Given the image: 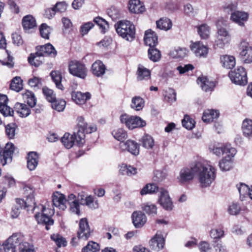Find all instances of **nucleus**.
<instances>
[{
	"label": "nucleus",
	"instance_id": "58836bf2",
	"mask_svg": "<svg viewBox=\"0 0 252 252\" xmlns=\"http://www.w3.org/2000/svg\"><path fill=\"white\" fill-rule=\"evenodd\" d=\"M120 173L123 175L130 176L136 174L137 169L130 165L122 164L120 169Z\"/></svg>",
	"mask_w": 252,
	"mask_h": 252
},
{
	"label": "nucleus",
	"instance_id": "412c9836",
	"mask_svg": "<svg viewBox=\"0 0 252 252\" xmlns=\"http://www.w3.org/2000/svg\"><path fill=\"white\" fill-rule=\"evenodd\" d=\"M132 222L136 228L142 227L147 221V217L141 211H135L132 215Z\"/></svg>",
	"mask_w": 252,
	"mask_h": 252
},
{
	"label": "nucleus",
	"instance_id": "c03bdc74",
	"mask_svg": "<svg viewBox=\"0 0 252 252\" xmlns=\"http://www.w3.org/2000/svg\"><path fill=\"white\" fill-rule=\"evenodd\" d=\"M112 134L116 140L120 141V143L124 142L127 137L126 132L122 128L113 130Z\"/></svg>",
	"mask_w": 252,
	"mask_h": 252
},
{
	"label": "nucleus",
	"instance_id": "4c0bfd02",
	"mask_svg": "<svg viewBox=\"0 0 252 252\" xmlns=\"http://www.w3.org/2000/svg\"><path fill=\"white\" fill-rule=\"evenodd\" d=\"M158 191L160 192V189L155 184H149L146 185L141 190L142 195L149 194H153Z\"/></svg>",
	"mask_w": 252,
	"mask_h": 252
},
{
	"label": "nucleus",
	"instance_id": "5701e85b",
	"mask_svg": "<svg viewBox=\"0 0 252 252\" xmlns=\"http://www.w3.org/2000/svg\"><path fill=\"white\" fill-rule=\"evenodd\" d=\"M16 205L20 209L27 208V211H31L33 213V210L35 209V203L34 200H32L27 197L26 200L22 199L17 198L16 199Z\"/></svg>",
	"mask_w": 252,
	"mask_h": 252
},
{
	"label": "nucleus",
	"instance_id": "5fc2aeb1",
	"mask_svg": "<svg viewBox=\"0 0 252 252\" xmlns=\"http://www.w3.org/2000/svg\"><path fill=\"white\" fill-rule=\"evenodd\" d=\"M195 122L194 120L190 118L188 115H185L184 119L182 120V125L186 129H192L195 126Z\"/></svg>",
	"mask_w": 252,
	"mask_h": 252
},
{
	"label": "nucleus",
	"instance_id": "4468645a",
	"mask_svg": "<svg viewBox=\"0 0 252 252\" xmlns=\"http://www.w3.org/2000/svg\"><path fill=\"white\" fill-rule=\"evenodd\" d=\"M193 168L194 164L190 167H184L180 170L177 179L181 184H185L193 179L194 174H196Z\"/></svg>",
	"mask_w": 252,
	"mask_h": 252
},
{
	"label": "nucleus",
	"instance_id": "2eb2a0df",
	"mask_svg": "<svg viewBox=\"0 0 252 252\" xmlns=\"http://www.w3.org/2000/svg\"><path fill=\"white\" fill-rule=\"evenodd\" d=\"M120 147L123 151H126L134 156L139 154V145L135 141L129 139L120 143Z\"/></svg>",
	"mask_w": 252,
	"mask_h": 252
},
{
	"label": "nucleus",
	"instance_id": "f8f14e48",
	"mask_svg": "<svg viewBox=\"0 0 252 252\" xmlns=\"http://www.w3.org/2000/svg\"><path fill=\"white\" fill-rule=\"evenodd\" d=\"M91 231L86 218H82L79 221L77 232L78 239L87 240L91 236Z\"/></svg>",
	"mask_w": 252,
	"mask_h": 252
},
{
	"label": "nucleus",
	"instance_id": "9d476101",
	"mask_svg": "<svg viewBox=\"0 0 252 252\" xmlns=\"http://www.w3.org/2000/svg\"><path fill=\"white\" fill-rule=\"evenodd\" d=\"M217 39L215 41L214 46L219 48H223L228 45L231 40L230 35L224 28H220L218 30Z\"/></svg>",
	"mask_w": 252,
	"mask_h": 252
},
{
	"label": "nucleus",
	"instance_id": "79ce46f5",
	"mask_svg": "<svg viewBox=\"0 0 252 252\" xmlns=\"http://www.w3.org/2000/svg\"><path fill=\"white\" fill-rule=\"evenodd\" d=\"M23 98L31 107H33L36 105V98L32 92L27 91L23 94Z\"/></svg>",
	"mask_w": 252,
	"mask_h": 252
},
{
	"label": "nucleus",
	"instance_id": "4be33fe9",
	"mask_svg": "<svg viewBox=\"0 0 252 252\" xmlns=\"http://www.w3.org/2000/svg\"><path fill=\"white\" fill-rule=\"evenodd\" d=\"M144 39L145 44L149 46V48L156 47L158 43L157 34L151 29L145 32Z\"/></svg>",
	"mask_w": 252,
	"mask_h": 252
},
{
	"label": "nucleus",
	"instance_id": "f257e3e1",
	"mask_svg": "<svg viewBox=\"0 0 252 252\" xmlns=\"http://www.w3.org/2000/svg\"><path fill=\"white\" fill-rule=\"evenodd\" d=\"M193 170L196 172V175L202 188L210 186L215 179V168L210 165L197 162L194 164Z\"/></svg>",
	"mask_w": 252,
	"mask_h": 252
},
{
	"label": "nucleus",
	"instance_id": "f704fd0d",
	"mask_svg": "<svg viewBox=\"0 0 252 252\" xmlns=\"http://www.w3.org/2000/svg\"><path fill=\"white\" fill-rule=\"evenodd\" d=\"M156 24L158 29L166 31L170 30L172 26L171 21L167 18H161L157 21Z\"/></svg>",
	"mask_w": 252,
	"mask_h": 252
},
{
	"label": "nucleus",
	"instance_id": "69168bd1",
	"mask_svg": "<svg viewBox=\"0 0 252 252\" xmlns=\"http://www.w3.org/2000/svg\"><path fill=\"white\" fill-rule=\"evenodd\" d=\"M236 150L235 148L232 147L230 145H227L224 146V155L227 158H230L232 159V158L235 155Z\"/></svg>",
	"mask_w": 252,
	"mask_h": 252
},
{
	"label": "nucleus",
	"instance_id": "f03ea898",
	"mask_svg": "<svg viewBox=\"0 0 252 252\" xmlns=\"http://www.w3.org/2000/svg\"><path fill=\"white\" fill-rule=\"evenodd\" d=\"M57 51L52 45L50 43L41 46L40 49L35 54H31L28 58L29 63L35 66H39L41 62H38L37 58L38 57L51 56L55 57L57 55Z\"/></svg>",
	"mask_w": 252,
	"mask_h": 252
},
{
	"label": "nucleus",
	"instance_id": "7ed1b4c3",
	"mask_svg": "<svg viewBox=\"0 0 252 252\" xmlns=\"http://www.w3.org/2000/svg\"><path fill=\"white\" fill-rule=\"evenodd\" d=\"M118 34L124 39L131 41L135 37L134 25L130 21H121L115 26Z\"/></svg>",
	"mask_w": 252,
	"mask_h": 252
},
{
	"label": "nucleus",
	"instance_id": "6ab92c4d",
	"mask_svg": "<svg viewBox=\"0 0 252 252\" xmlns=\"http://www.w3.org/2000/svg\"><path fill=\"white\" fill-rule=\"evenodd\" d=\"M0 52V63L3 65L11 68L14 66V58L11 56L10 53L5 48H2Z\"/></svg>",
	"mask_w": 252,
	"mask_h": 252
},
{
	"label": "nucleus",
	"instance_id": "7c9ffc66",
	"mask_svg": "<svg viewBox=\"0 0 252 252\" xmlns=\"http://www.w3.org/2000/svg\"><path fill=\"white\" fill-rule=\"evenodd\" d=\"M14 108L17 113L22 117H26L31 113V110L29 107L24 103H16Z\"/></svg>",
	"mask_w": 252,
	"mask_h": 252
},
{
	"label": "nucleus",
	"instance_id": "864d4df0",
	"mask_svg": "<svg viewBox=\"0 0 252 252\" xmlns=\"http://www.w3.org/2000/svg\"><path fill=\"white\" fill-rule=\"evenodd\" d=\"M51 103L52 107L59 112L63 111L66 105L65 101L63 99L57 100L55 99Z\"/></svg>",
	"mask_w": 252,
	"mask_h": 252
},
{
	"label": "nucleus",
	"instance_id": "c85d7f7f",
	"mask_svg": "<svg viewBox=\"0 0 252 252\" xmlns=\"http://www.w3.org/2000/svg\"><path fill=\"white\" fill-rule=\"evenodd\" d=\"M197 83L205 92L211 91L215 87V83L210 81L206 77H199L197 80Z\"/></svg>",
	"mask_w": 252,
	"mask_h": 252
},
{
	"label": "nucleus",
	"instance_id": "bf43d9fd",
	"mask_svg": "<svg viewBox=\"0 0 252 252\" xmlns=\"http://www.w3.org/2000/svg\"><path fill=\"white\" fill-rule=\"evenodd\" d=\"M16 125L14 123H11L5 126V132L9 139H13L15 134Z\"/></svg>",
	"mask_w": 252,
	"mask_h": 252
},
{
	"label": "nucleus",
	"instance_id": "e433bc0d",
	"mask_svg": "<svg viewBox=\"0 0 252 252\" xmlns=\"http://www.w3.org/2000/svg\"><path fill=\"white\" fill-rule=\"evenodd\" d=\"M50 76L52 78V79L55 83L57 88L61 90H63V87L61 83V81L62 79L61 73L59 71H52L50 73Z\"/></svg>",
	"mask_w": 252,
	"mask_h": 252
},
{
	"label": "nucleus",
	"instance_id": "bb28decb",
	"mask_svg": "<svg viewBox=\"0 0 252 252\" xmlns=\"http://www.w3.org/2000/svg\"><path fill=\"white\" fill-rule=\"evenodd\" d=\"M92 73L97 77L102 76L105 72L106 67L100 60H97L92 65Z\"/></svg>",
	"mask_w": 252,
	"mask_h": 252
},
{
	"label": "nucleus",
	"instance_id": "3c124183",
	"mask_svg": "<svg viewBox=\"0 0 252 252\" xmlns=\"http://www.w3.org/2000/svg\"><path fill=\"white\" fill-rule=\"evenodd\" d=\"M198 32L202 39H207L210 34V28L206 24H203L198 27Z\"/></svg>",
	"mask_w": 252,
	"mask_h": 252
},
{
	"label": "nucleus",
	"instance_id": "052dcab7",
	"mask_svg": "<svg viewBox=\"0 0 252 252\" xmlns=\"http://www.w3.org/2000/svg\"><path fill=\"white\" fill-rule=\"evenodd\" d=\"M167 176L165 170H156L154 172L153 180L155 182H159L164 180Z\"/></svg>",
	"mask_w": 252,
	"mask_h": 252
},
{
	"label": "nucleus",
	"instance_id": "a19ab883",
	"mask_svg": "<svg viewBox=\"0 0 252 252\" xmlns=\"http://www.w3.org/2000/svg\"><path fill=\"white\" fill-rule=\"evenodd\" d=\"M61 141L66 148L70 149L75 143L74 135L66 133L62 138Z\"/></svg>",
	"mask_w": 252,
	"mask_h": 252
},
{
	"label": "nucleus",
	"instance_id": "dca6fc26",
	"mask_svg": "<svg viewBox=\"0 0 252 252\" xmlns=\"http://www.w3.org/2000/svg\"><path fill=\"white\" fill-rule=\"evenodd\" d=\"M158 202L161 206L165 210L167 211L172 210L173 204L169 196L168 192L163 188L160 189Z\"/></svg>",
	"mask_w": 252,
	"mask_h": 252
},
{
	"label": "nucleus",
	"instance_id": "8fccbe9b",
	"mask_svg": "<svg viewBox=\"0 0 252 252\" xmlns=\"http://www.w3.org/2000/svg\"><path fill=\"white\" fill-rule=\"evenodd\" d=\"M232 159L224 157L219 162V166L222 171H228L232 167Z\"/></svg>",
	"mask_w": 252,
	"mask_h": 252
},
{
	"label": "nucleus",
	"instance_id": "39448f33",
	"mask_svg": "<svg viewBox=\"0 0 252 252\" xmlns=\"http://www.w3.org/2000/svg\"><path fill=\"white\" fill-rule=\"evenodd\" d=\"M68 70L72 75L82 79L85 78L87 74V68L86 65L76 60L69 62Z\"/></svg>",
	"mask_w": 252,
	"mask_h": 252
},
{
	"label": "nucleus",
	"instance_id": "4d7b16f0",
	"mask_svg": "<svg viewBox=\"0 0 252 252\" xmlns=\"http://www.w3.org/2000/svg\"><path fill=\"white\" fill-rule=\"evenodd\" d=\"M41 36L45 39H49L51 33V29L46 24L43 23L39 27Z\"/></svg>",
	"mask_w": 252,
	"mask_h": 252
},
{
	"label": "nucleus",
	"instance_id": "680f3d73",
	"mask_svg": "<svg viewBox=\"0 0 252 252\" xmlns=\"http://www.w3.org/2000/svg\"><path fill=\"white\" fill-rule=\"evenodd\" d=\"M237 189L239 190L240 197L243 196L245 197L248 195L250 197V188L246 184L241 183L239 186L237 185Z\"/></svg>",
	"mask_w": 252,
	"mask_h": 252
},
{
	"label": "nucleus",
	"instance_id": "774afa93",
	"mask_svg": "<svg viewBox=\"0 0 252 252\" xmlns=\"http://www.w3.org/2000/svg\"><path fill=\"white\" fill-rule=\"evenodd\" d=\"M198 247L200 252H212V247L207 242H200L198 245Z\"/></svg>",
	"mask_w": 252,
	"mask_h": 252
},
{
	"label": "nucleus",
	"instance_id": "603ef678",
	"mask_svg": "<svg viewBox=\"0 0 252 252\" xmlns=\"http://www.w3.org/2000/svg\"><path fill=\"white\" fill-rule=\"evenodd\" d=\"M16 248L7 239L2 245H0V252H15Z\"/></svg>",
	"mask_w": 252,
	"mask_h": 252
},
{
	"label": "nucleus",
	"instance_id": "ea45409f",
	"mask_svg": "<svg viewBox=\"0 0 252 252\" xmlns=\"http://www.w3.org/2000/svg\"><path fill=\"white\" fill-rule=\"evenodd\" d=\"M144 104L145 101L142 97L135 96L132 99L131 107L136 111H140L144 107Z\"/></svg>",
	"mask_w": 252,
	"mask_h": 252
},
{
	"label": "nucleus",
	"instance_id": "e2e57ef3",
	"mask_svg": "<svg viewBox=\"0 0 252 252\" xmlns=\"http://www.w3.org/2000/svg\"><path fill=\"white\" fill-rule=\"evenodd\" d=\"M42 92L46 98L49 102H52L56 99L55 95L54 94L53 91L52 90L49 89L47 87H43Z\"/></svg>",
	"mask_w": 252,
	"mask_h": 252
},
{
	"label": "nucleus",
	"instance_id": "9b49d317",
	"mask_svg": "<svg viewBox=\"0 0 252 252\" xmlns=\"http://www.w3.org/2000/svg\"><path fill=\"white\" fill-rule=\"evenodd\" d=\"M239 47L241 51L240 56L243 62L245 63H252V46H250L247 42L242 41Z\"/></svg>",
	"mask_w": 252,
	"mask_h": 252
},
{
	"label": "nucleus",
	"instance_id": "72a5a7b5",
	"mask_svg": "<svg viewBox=\"0 0 252 252\" xmlns=\"http://www.w3.org/2000/svg\"><path fill=\"white\" fill-rule=\"evenodd\" d=\"M242 128L243 134L247 137H252V121L245 119L243 123Z\"/></svg>",
	"mask_w": 252,
	"mask_h": 252
},
{
	"label": "nucleus",
	"instance_id": "338daca9",
	"mask_svg": "<svg viewBox=\"0 0 252 252\" xmlns=\"http://www.w3.org/2000/svg\"><path fill=\"white\" fill-rule=\"evenodd\" d=\"M0 112L4 116H11L14 113L12 109L7 106V104L0 105Z\"/></svg>",
	"mask_w": 252,
	"mask_h": 252
},
{
	"label": "nucleus",
	"instance_id": "b1692460",
	"mask_svg": "<svg viewBox=\"0 0 252 252\" xmlns=\"http://www.w3.org/2000/svg\"><path fill=\"white\" fill-rule=\"evenodd\" d=\"M39 157L37 153L35 152H30L28 154L27 157V167L32 171L35 169L38 164Z\"/></svg>",
	"mask_w": 252,
	"mask_h": 252
},
{
	"label": "nucleus",
	"instance_id": "c9c22d12",
	"mask_svg": "<svg viewBox=\"0 0 252 252\" xmlns=\"http://www.w3.org/2000/svg\"><path fill=\"white\" fill-rule=\"evenodd\" d=\"M140 141L142 146L146 149H152L155 144L153 137L148 134H144Z\"/></svg>",
	"mask_w": 252,
	"mask_h": 252
},
{
	"label": "nucleus",
	"instance_id": "37998d69",
	"mask_svg": "<svg viewBox=\"0 0 252 252\" xmlns=\"http://www.w3.org/2000/svg\"><path fill=\"white\" fill-rule=\"evenodd\" d=\"M188 50L185 48L178 47L170 52V55L173 58L183 59L187 55Z\"/></svg>",
	"mask_w": 252,
	"mask_h": 252
},
{
	"label": "nucleus",
	"instance_id": "393cba45",
	"mask_svg": "<svg viewBox=\"0 0 252 252\" xmlns=\"http://www.w3.org/2000/svg\"><path fill=\"white\" fill-rule=\"evenodd\" d=\"M91 95L88 93H82L80 92H74L72 93V98L77 104H84L86 101L91 98Z\"/></svg>",
	"mask_w": 252,
	"mask_h": 252
},
{
	"label": "nucleus",
	"instance_id": "cd10ccee",
	"mask_svg": "<svg viewBox=\"0 0 252 252\" xmlns=\"http://www.w3.org/2000/svg\"><path fill=\"white\" fill-rule=\"evenodd\" d=\"M220 61L222 65L227 69H232L236 64L235 58L233 56L227 55L221 56Z\"/></svg>",
	"mask_w": 252,
	"mask_h": 252
},
{
	"label": "nucleus",
	"instance_id": "2f4dec72",
	"mask_svg": "<svg viewBox=\"0 0 252 252\" xmlns=\"http://www.w3.org/2000/svg\"><path fill=\"white\" fill-rule=\"evenodd\" d=\"M137 80L141 81L148 80L151 78L150 71L142 65L138 66L137 70Z\"/></svg>",
	"mask_w": 252,
	"mask_h": 252
},
{
	"label": "nucleus",
	"instance_id": "c756f323",
	"mask_svg": "<svg viewBox=\"0 0 252 252\" xmlns=\"http://www.w3.org/2000/svg\"><path fill=\"white\" fill-rule=\"evenodd\" d=\"M22 25L26 31L32 29L36 27V20L32 15H26L23 18Z\"/></svg>",
	"mask_w": 252,
	"mask_h": 252
},
{
	"label": "nucleus",
	"instance_id": "1a4fd4ad",
	"mask_svg": "<svg viewBox=\"0 0 252 252\" xmlns=\"http://www.w3.org/2000/svg\"><path fill=\"white\" fill-rule=\"evenodd\" d=\"M41 209L42 213L36 214L35 218L38 224L44 225L45 229L49 230L51 227L54 225V221L50 216L47 215V212L49 211V209H46L43 205H41Z\"/></svg>",
	"mask_w": 252,
	"mask_h": 252
},
{
	"label": "nucleus",
	"instance_id": "0e129e2a",
	"mask_svg": "<svg viewBox=\"0 0 252 252\" xmlns=\"http://www.w3.org/2000/svg\"><path fill=\"white\" fill-rule=\"evenodd\" d=\"M85 204L92 209H94L98 207L97 202H94V198L92 195H89L86 197Z\"/></svg>",
	"mask_w": 252,
	"mask_h": 252
},
{
	"label": "nucleus",
	"instance_id": "a18cd8bd",
	"mask_svg": "<svg viewBox=\"0 0 252 252\" xmlns=\"http://www.w3.org/2000/svg\"><path fill=\"white\" fill-rule=\"evenodd\" d=\"M23 81L20 77L16 76L11 81L10 89L17 92H19L23 89Z\"/></svg>",
	"mask_w": 252,
	"mask_h": 252
},
{
	"label": "nucleus",
	"instance_id": "6e6552de",
	"mask_svg": "<svg viewBox=\"0 0 252 252\" xmlns=\"http://www.w3.org/2000/svg\"><path fill=\"white\" fill-rule=\"evenodd\" d=\"M14 149V145L12 143H7L4 149L0 146V160L2 165L12 161Z\"/></svg>",
	"mask_w": 252,
	"mask_h": 252
},
{
	"label": "nucleus",
	"instance_id": "ddd939ff",
	"mask_svg": "<svg viewBox=\"0 0 252 252\" xmlns=\"http://www.w3.org/2000/svg\"><path fill=\"white\" fill-rule=\"evenodd\" d=\"M249 14L244 11H235L231 13L230 19L235 24L241 27L245 26V23L248 21Z\"/></svg>",
	"mask_w": 252,
	"mask_h": 252
},
{
	"label": "nucleus",
	"instance_id": "a211bd4d",
	"mask_svg": "<svg viewBox=\"0 0 252 252\" xmlns=\"http://www.w3.org/2000/svg\"><path fill=\"white\" fill-rule=\"evenodd\" d=\"M66 201L65 195L58 191L54 193L52 195L53 205L61 210H64L66 208Z\"/></svg>",
	"mask_w": 252,
	"mask_h": 252
},
{
	"label": "nucleus",
	"instance_id": "6e6d98bb",
	"mask_svg": "<svg viewBox=\"0 0 252 252\" xmlns=\"http://www.w3.org/2000/svg\"><path fill=\"white\" fill-rule=\"evenodd\" d=\"M142 208L148 215H156L157 213L156 206L150 203L143 204Z\"/></svg>",
	"mask_w": 252,
	"mask_h": 252
},
{
	"label": "nucleus",
	"instance_id": "473e14b6",
	"mask_svg": "<svg viewBox=\"0 0 252 252\" xmlns=\"http://www.w3.org/2000/svg\"><path fill=\"white\" fill-rule=\"evenodd\" d=\"M219 116V113L215 110H207L204 112L202 119L204 122H210L217 119Z\"/></svg>",
	"mask_w": 252,
	"mask_h": 252
},
{
	"label": "nucleus",
	"instance_id": "f3484780",
	"mask_svg": "<svg viewBox=\"0 0 252 252\" xmlns=\"http://www.w3.org/2000/svg\"><path fill=\"white\" fill-rule=\"evenodd\" d=\"M192 52L196 57L205 58L208 53V48L200 42H196L190 46Z\"/></svg>",
	"mask_w": 252,
	"mask_h": 252
},
{
	"label": "nucleus",
	"instance_id": "aec40b11",
	"mask_svg": "<svg viewBox=\"0 0 252 252\" xmlns=\"http://www.w3.org/2000/svg\"><path fill=\"white\" fill-rule=\"evenodd\" d=\"M164 242L162 234L157 233L150 241V247L152 249L158 251L163 248Z\"/></svg>",
	"mask_w": 252,
	"mask_h": 252
},
{
	"label": "nucleus",
	"instance_id": "49530a36",
	"mask_svg": "<svg viewBox=\"0 0 252 252\" xmlns=\"http://www.w3.org/2000/svg\"><path fill=\"white\" fill-rule=\"evenodd\" d=\"M148 56L151 61L156 62L160 59L161 54L155 47H150L148 50Z\"/></svg>",
	"mask_w": 252,
	"mask_h": 252
},
{
	"label": "nucleus",
	"instance_id": "423d86ee",
	"mask_svg": "<svg viewBox=\"0 0 252 252\" xmlns=\"http://www.w3.org/2000/svg\"><path fill=\"white\" fill-rule=\"evenodd\" d=\"M229 76L231 81L235 84L244 86L247 83V72L243 67H238L234 71H231Z\"/></svg>",
	"mask_w": 252,
	"mask_h": 252
},
{
	"label": "nucleus",
	"instance_id": "09e8293b",
	"mask_svg": "<svg viewBox=\"0 0 252 252\" xmlns=\"http://www.w3.org/2000/svg\"><path fill=\"white\" fill-rule=\"evenodd\" d=\"M100 250V246L97 243L93 241H90L88 244L84 247L82 252H97Z\"/></svg>",
	"mask_w": 252,
	"mask_h": 252
},
{
	"label": "nucleus",
	"instance_id": "a878e982",
	"mask_svg": "<svg viewBox=\"0 0 252 252\" xmlns=\"http://www.w3.org/2000/svg\"><path fill=\"white\" fill-rule=\"evenodd\" d=\"M129 10L133 13H141L143 12L145 8L140 0H130L129 1Z\"/></svg>",
	"mask_w": 252,
	"mask_h": 252
},
{
	"label": "nucleus",
	"instance_id": "20e7f679",
	"mask_svg": "<svg viewBox=\"0 0 252 252\" xmlns=\"http://www.w3.org/2000/svg\"><path fill=\"white\" fill-rule=\"evenodd\" d=\"M7 239L21 252H35L33 246L27 242L25 236L21 232L14 233Z\"/></svg>",
	"mask_w": 252,
	"mask_h": 252
},
{
	"label": "nucleus",
	"instance_id": "13d9d810",
	"mask_svg": "<svg viewBox=\"0 0 252 252\" xmlns=\"http://www.w3.org/2000/svg\"><path fill=\"white\" fill-rule=\"evenodd\" d=\"M73 135L76 144L79 147L82 146L85 142V133L82 131L78 130L77 133H75Z\"/></svg>",
	"mask_w": 252,
	"mask_h": 252
},
{
	"label": "nucleus",
	"instance_id": "0eeeda50",
	"mask_svg": "<svg viewBox=\"0 0 252 252\" xmlns=\"http://www.w3.org/2000/svg\"><path fill=\"white\" fill-rule=\"evenodd\" d=\"M120 121L122 123L125 124L129 129H133L138 127L144 126L146 123L140 117L137 116H131L127 114H123L120 117Z\"/></svg>",
	"mask_w": 252,
	"mask_h": 252
},
{
	"label": "nucleus",
	"instance_id": "de8ad7c7",
	"mask_svg": "<svg viewBox=\"0 0 252 252\" xmlns=\"http://www.w3.org/2000/svg\"><path fill=\"white\" fill-rule=\"evenodd\" d=\"M51 239L55 242L58 247H65L67 245L66 239L59 234H52Z\"/></svg>",
	"mask_w": 252,
	"mask_h": 252
}]
</instances>
